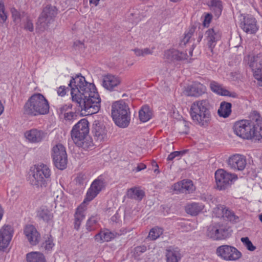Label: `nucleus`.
Instances as JSON below:
<instances>
[{"label":"nucleus","instance_id":"b1692460","mask_svg":"<svg viewBox=\"0 0 262 262\" xmlns=\"http://www.w3.org/2000/svg\"><path fill=\"white\" fill-rule=\"evenodd\" d=\"M210 88L213 92L219 95L229 96L232 98H236L237 96L235 93L230 92L228 90L226 89L223 85L215 81L210 82Z\"/></svg>","mask_w":262,"mask_h":262},{"label":"nucleus","instance_id":"dca6fc26","mask_svg":"<svg viewBox=\"0 0 262 262\" xmlns=\"http://www.w3.org/2000/svg\"><path fill=\"white\" fill-rule=\"evenodd\" d=\"M227 164L228 166L233 170L242 171L246 166L247 160L244 155L234 154L229 157Z\"/></svg>","mask_w":262,"mask_h":262},{"label":"nucleus","instance_id":"5701e85b","mask_svg":"<svg viewBox=\"0 0 262 262\" xmlns=\"http://www.w3.org/2000/svg\"><path fill=\"white\" fill-rule=\"evenodd\" d=\"M46 134L42 130L33 128L25 133L26 139L30 143H37L41 142L46 137Z\"/></svg>","mask_w":262,"mask_h":262},{"label":"nucleus","instance_id":"1a4fd4ad","mask_svg":"<svg viewBox=\"0 0 262 262\" xmlns=\"http://www.w3.org/2000/svg\"><path fill=\"white\" fill-rule=\"evenodd\" d=\"M237 179L235 174L227 172L224 169H218L215 172L216 188L220 190L228 188Z\"/></svg>","mask_w":262,"mask_h":262},{"label":"nucleus","instance_id":"13d9d810","mask_svg":"<svg viewBox=\"0 0 262 262\" xmlns=\"http://www.w3.org/2000/svg\"><path fill=\"white\" fill-rule=\"evenodd\" d=\"M146 168V165H145L143 163H140L137 165V166L135 168V170L136 172H139L142 170L145 169Z\"/></svg>","mask_w":262,"mask_h":262},{"label":"nucleus","instance_id":"3c124183","mask_svg":"<svg viewBox=\"0 0 262 262\" xmlns=\"http://www.w3.org/2000/svg\"><path fill=\"white\" fill-rule=\"evenodd\" d=\"M85 180V176L82 173H79L75 178L76 183L79 185L83 184Z\"/></svg>","mask_w":262,"mask_h":262},{"label":"nucleus","instance_id":"aec40b11","mask_svg":"<svg viewBox=\"0 0 262 262\" xmlns=\"http://www.w3.org/2000/svg\"><path fill=\"white\" fill-rule=\"evenodd\" d=\"M24 233L31 245L35 246L39 243L40 236L34 226L31 225H27L24 228Z\"/></svg>","mask_w":262,"mask_h":262},{"label":"nucleus","instance_id":"338daca9","mask_svg":"<svg viewBox=\"0 0 262 262\" xmlns=\"http://www.w3.org/2000/svg\"><path fill=\"white\" fill-rule=\"evenodd\" d=\"M203 38V33H200L199 34L198 41L200 42Z\"/></svg>","mask_w":262,"mask_h":262},{"label":"nucleus","instance_id":"c85d7f7f","mask_svg":"<svg viewBox=\"0 0 262 262\" xmlns=\"http://www.w3.org/2000/svg\"><path fill=\"white\" fill-rule=\"evenodd\" d=\"M167 262H179L181 258L180 249L176 247H169L166 250Z\"/></svg>","mask_w":262,"mask_h":262},{"label":"nucleus","instance_id":"c9c22d12","mask_svg":"<svg viewBox=\"0 0 262 262\" xmlns=\"http://www.w3.org/2000/svg\"><path fill=\"white\" fill-rule=\"evenodd\" d=\"M99 219L96 216H92L86 221V229L90 232L95 230L98 226Z\"/></svg>","mask_w":262,"mask_h":262},{"label":"nucleus","instance_id":"603ef678","mask_svg":"<svg viewBox=\"0 0 262 262\" xmlns=\"http://www.w3.org/2000/svg\"><path fill=\"white\" fill-rule=\"evenodd\" d=\"M75 117V115L73 112H68L67 113H64V118L66 121H68L69 122H72L74 120Z\"/></svg>","mask_w":262,"mask_h":262},{"label":"nucleus","instance_id":"4d7b16f0","mask_svg":"<svg viewBox=\"0 0 262 262\" xmlns=\"http://www.w3.org/2000/svg\"><path fill=\"white\" fill-rule=\"evenodd\" d=\"M137 56H143L142 49L135 48L133 50Z\"/></svg>","mask_w":262,"mask_h":262},{"label":"nucleus","instance_id":"a18cd8bd","mask_svg":"<svg viewBox=\"0 0 262 262\" xmlns=\"http://www.w3.org/2000/svg\"><path fill=\"white\" fill-rule=\"evenodd\" d=\"M24 29L30 32H33L34 30V26L32 21L27 17L26 20L24 23Z\"/></svg>","mask_w":262,"mask_h":262},{"label":"nucleus","instance_id":"c03bdc74","mask_svg":"<svg viewBox=\"0 0 262 262\" xmlns=\"http://www.w3.org/2000/svg\"><path fill=\"white\" fill-rule=\"evenodd\" d=\"M241 241L249 251H253L255 249V247L253 245L248 237H242Z\"/></svg>","mask_w":262,"mask_h":262},{"label":"nucleus","instance_id":"9b49d317","mask_svg":"<svg viewBox=\"0 0 262 262\" xmlns=\"http://www.w3.org/2000/svg\"><path fill=\"white\" fill-rule=\"evenodd\" d=\"M52 156L55 166L62 170L66 168L68 162L67 155L65 147L61 144H58L52 148Z\"/></svg>","mask_w":262,"mask_h":262},{"label":"nucleus","instance_id":"cd10ccee","mask_svg":"<svg viewBox=\"0 0 262 262\" xmlns=\"http://www.w3.org/2000/svg\"><path fill=\"white\" fill-rule=\"evenodd\" d=\"M36 217L39 221L49 223L52 221L53 214L47 207H41L37 210Z\"/></svg>","mask_w":262,"mask_h":262},{"label":"nucleus","instance_id":"ea45409f","mask_svg":"<svg viewBox=\"0 0 262 262\" xmlns=\"http://www.w3.org/2000/svg\"><path fill=\"white\" fill-rule=\"evenodd\" d=\"M45 250L50 251L54 246L53 238L51 235L47 236V239L42 243V246Z\"/></svg>","mask_w":262,"mask_h":262},{"label":"nucleus","instance_id":"473e14b6","mask_svg":"<svg viewBox=\"0 0 262 262\" xmlns=\"http://www.w3.org/2000/svg\"><path fill=\"white\" fill-rule=\"evenodd\" d=\"M231 104L225 101L222 102L217 113L220 117L227 118L231 113Z\"/></svg>","mask_w":262,"mask_h":262},{"label":"nucleus","instance_id":"39448f33","mask_svg":"<svg viewBox=\"0 0 262 262\" xmlns=\"http://www.w3.org/2000/svg\"><path fill=\"white\" fill-rule=\"evenodd\" d=\"M111 114L117 126L122 128L128 126L130 121V112L128 105L124 101H117L112 104Z\"/></svg>","mask_w":262,"mask_h":262},{"label":"nucleus","instance_id":"2f4dec72","mask_svg":"<svg viewBox=\"0 0 262 262\" xmlns=\"http://www.w3.org/2000/svg\"><path fill=\"white\" fill-rule=\"evenodd\" d=\"M27 262H47L44 255L39 252H31L26 254Z\"/></svg>","mask_w":262,"mask_h":262},{"label":"nucleus","instance_id":"7ed1b4c3","mask_svg":"<svg viewBox=\"0 0 262 262\" xmlns=\"http://www.w3.org/2000/svg\"><path fill=\"white\" fill-rule=\"evenodd\" d=\"M89 133V122L86 119H82L73 126L71 137L78 146L87 149L93 146L92 139L88 137Z\"/></svg>","mask_w":262,"mask_h":262},{"label":"nucleus","instance_id":"bb28decb","mask_svg":"<svg viewBox=\"0 0 262 262\" xmlns=\"http://www.w3.org/2000/svg\"><path fill=\"white\" fill-rule=\"evenodd\" d=\"M120 83L119 78L112 75H107L104 77L102 85L107 90L113 91Z\"/></svg>","mask_w":262,"mask_h":262},{"label":"nucleus","instance_id":"e433bc0d","mask_svg":"<svg viewBox=\"0 0 262 262\" xmlns=\"http://www.w3.org/2000/svg\"><path fill=\"white\" fill-rule=\"evenodd\" d=\"M211 9L214 11L216 16L219 17L223 9L222 3L219 0H212L210 2Z\"/></svg>","mask_w":262,"mask_h":262},{"label":"nucleus","instance_id":"de8ad7c7","mask_svg":"<svg viewBox=\"0 0 262 262\" xmlns=\"http://www.w3.org/2000/svg\"><path fill=\"white\" fill-rule=\"evenodd\" d=\"M11 12L12 16L13 18V20L16 23L19 22L20 19V13L15 8H14L11 9Z\"/></svg>","mask_w":262,"mask_h":262},{"label":"nucleus","instance_id":"72a5a7b5","mask_svg":"<svg viewBox=\"0 0 262 262\" xmlns=\"http://www.w3.org/2000/svg\"><path fill=\"white\" fill-rule=\"evenodd\" d=\"M152 112L147 105L143 106L139 112L140 120L143 122H146L152 117Z\"/></svg>","mask_w":262,"mask_h":262},{"label":"nucleus","instance_id":"20e7f679","mask_svg":"<svg viewBox=\"0 0 262 262\" xmlns=\"http://www.w3.org/2000/svg\"><path fill=\"white\" fill-rule=\"evenodd\" d=\"M49 104L46 98L41 94L32 95L24 105L25 114L31 116L45 115L49 111Z\"/></svg>","mask_w":262,"mask_h":262},{"label":"nucleus","instance_id":"ddd939ff","mask_svg":"<svg viewBox=\"0 0 262 262\" xmlns=\"http://www.w3.org/2000/svg\"><path fill=\"white\" fill-rule=\"evenodd\" d=\"M206 235L213 240H221L227 238L229 232L223 225L215 224L208 227Z\"/></svg>","mask_w":262,"mask_h":262},{"label":"nucleus","instance_id":"49530a36","mask_svg":"<svg viewBox=\"0 0 262 262\" xmlns=\"http://www.w3.org/2000/svg\"><path fill=\"white\" fill-rule=\"evenodd\" d=\"M194 32V29L193 28H191L190 29L188 32L185 34V36L182 39L181 41V44L183 43L184 45H186L187 43H188L191 38L193 33Z\"/></svg>","mask_w":262,"mask_h":262},{"label":"nucleus","instance_id":"412c9836","mask_svg":"<svg viewBox=\"0 0 262 262\" xmlns=\"http://www.w3.org/2000/svg\"><path fill=\"white\" fill-rule=\"evenodd\" d=\"M173 189L179 193H192L195 189V187L191 180L184 179L180 182L175 183L173 185Z\"/></svg>","mask_w":262,"mask_h":262},{"label":"nucleus","instance_id":"0e129e2a","mask_svg":"<svg viewBox=\"0 0 262 262\" xmlns=\"http://www.w3.org/2000/svg\"><path fill=\"white\" fill-rule=\"evenodd\" d=\"M4 107L2 103V102L0 101V115L3 113L4 112Z\"/></svg>","mask_w":262,"mask_h":262},{"label":"nucleus","instance_id":"a878e982","mask_svg":"<svg viewBox=\"0 0 262 262\" xmlns=\"http://www.w3.org/2000/svg\"><path fill=\"white\" fill-rule=\"evenodd\" d=\"M164 57L170 60H182L188 59V55L177 50L171 49L165 52Z\"/></svg>","mask_w":262,"mask_h":262},{"label":"nucleus","instance_id":"2eb2a0df","mask_svg":"<svg viewBox=\"0 0 262 262\" xmlns=\"http://www.w3.org/2000/svg\"><path fill=\"white\" fill-rule=\"evenodd\" d=\"M107 130L103 122L95 120L92 128V133L94 139L97 142L101 143L107 139Z\"/></svg>","mask_w":262,"mask_h":262},{"label":"nucleus","instance_id":"a211bd4d","mask_svg":"<svg viewBox=\"0 0 262 262\" xmlns=\"http://www.w3.org/2000/svg\"><path fill=\"white\" fill-rule=\"evenodd\" d=\"M13 234L12 227L9 225H5L0 230V249L6 248L12 239Z\"/></svg>","mask_w":262,"mask_h":262},{"label":"nucleus","instance_id":"393cba45","mask_svg":"<svg viewBox=\"0 0 262 262\" xmlns=\"http://www.w3.org/2000/svg\"><path fill=\"white\" fill-rule=\"evenodd\" d=\"M116 232L111 231L110 230L105 229L101 230L94 236L95 239L97 242L102 243L105 242H109L118 236Z\"/></svg>","mask_w":262,"mask_h":262},{"label":"nucleus","instance_id":"4468645a","mask_svg":"<svg viewBox=\"0 0 262 262\" xmlns=\"http://www.w3.org/2000/svg\"><path fill=\"white\" fill-rule=\"evenodd\" d=\"M239 27L247 33L253 34L258 30L256 20L251 15H241L239 17Z\"/></svg>","mask_w":262,"mask_h":262},{"label":"nucleus","instance_id":"8fccbe9b","mask_svg":"<svg viewBox=\"0 0 262 262\" xmlns=\"http://www.w3.org/2000/svg\"><path fill=\"white\" fill-rule=\"evenodd\" d=\"M66 201V198L63 194L61 193L59 195H57L55 199V203L57 205L62 206L64 202Z\"/></svg>","mask_w":262,"mask_h":262},{"label":"nucleus","instance_id":"6e6d98bb","mask_svg":"<svg viewBox=\"0 0 262 262\" xmlns=\"http://www.w3.org/2000/svg\"><path fill=\"white\" fill-rule=\"evenodd\" d=\"M154 48L151 49L146 48L142 49L143 56H145L148 55H151L154 52Z\"/></svg>","mask_w":262,"mask_h":262},{"label":"nucleus","instance_id":"e2e57ef3","mask_svg":"<svg viewBox=\"0 0 262 262\" xmlns=\"http://www.w3.org/2000/svg\"><path fill=\"white\" fill-rule=\"evenodd\" d=\"M90 4H93L96 6L98 5L100 0H89Z\"/></svg>","mask_w":262,"mask_h":262},{"label":"nucleus","instance_id":"f8f14e48","mask_svg":"<svg viewBox=\"0 0 262 262\" xmlns=\"http://www.w3.org/2000/svg\"><path fill=\"white\" fill-rule=\"evenodd\" d=\"M253 123L250 120H242L235 123L233 126L234 133L243 139H251Z\"/></svg>","mask_w":262,"mask_h":262},{"label":"nucleus","instance_id":"680f3d73","mask_svg":"<svg viewBox=\"0 0 262 262\" xmlns=\"http://www.w3.org/2000/svg\"><path fill=\"white\" fill-rule=\"evenodd\" d=\"M183 125L185 127V130L183 132H182L181 133L183 134H187L188 132V128H189L188 124L187 122L184 121L183 122Z\"/></svg>","mask_w":262,"mask_h":262},{"label":"nucleus","instance_id":"864d4df0","mask_svg":"<svg viewBox=\"0 0 262 262\" xmlns=\"http://www.w3.org/2000/svg\"><path fill=\"white\" fill-rule=\"evenodd\" d=\"M66 88L65 86H59L57 90V93L58 96L63 97L66 94Z\"/></svg>","mask_w":262,"mask_h":262},{"label":"nucleus","instance_id":"4c0bfd02","mask_svg":"<svg viewBox=\"0 0 262 262\" xmlns=\"http://www.w3.org/2000/svg\"><path fill=\"white\" fill-rule=\"evenodd\" d=\"M163 233V229L156 227L152 228L149 231L147 238L154 241L157 239Z\"/></svg>","mask_w":262,"mask_h":262},{"label":"nucleus","instance_id":"774afa93","mask_svg":"<svg viewBox=\"0 0 262 262\" xmlns=\"http://www.w3.org/2000/svg\"><path fill=\"white\" fill-rule=\"evenodd\" d=\"M135 15H137L135 14ZM135 18H136V19L134 20V21L136 23H138L141 19L140 18H139V17H137V16H135Z\"/></svg>","mask_w":262,"mask_h":262},{"label":"nucleus","instance_id":"bf43d9fd","mask_svg":"<svg viewBox=\"0 0 262 262\" xmlns=\"http://www.w3.org/2000/svg\"><path fill=\"white\" fill-rule=\"evenodd\" d=\"M82 221L74 219V228L78 230L81 225V223Z\"/></svg>","mask_w":262,"mask_h":262},{"label":"nucleus","instance_id":"09e8293b","mask_svg":"<svg viewBox=\"0 0 262 262\" xmlns=\"http://www.w3.org/2000/svg\"><path fill=\"white\" fill-rule=\"evenodd\" d=\"M71 107L72 106L70 105H62L59 106V107H58L57 111L58 114H63L64 115V113H67L66 112L68 111L69 109H71Z\"/></svg>","mask_w":262,"mask_h":262},{"label":"nucleus","instance_id":"5fc2aeb1","mask_svg":"<svg viewBox=\"0 0 262 262\" xmlns=\"http://www.w3.org/2000/svg\"><path fill=\"white\" fill-rule=\"evenodd\" d=\"M212 19V15L209 14H207L205 15L203 24L204 26H208L210 24Z\"/></svg>","mask_w":262,"mask_h":262},{"label":"nucleus","instance_id":"f3484780","mask_svg":"<svg viewBox=\"0 0 262 262\" xmlns=\"http://www.w3.org/2000/svg\"><path fill=\"white\" fill-rule=\"evenodd\" d=\"M249 65L252 69L255 78L262 81V52L252 57Z\"/></svg>","mask_w":262,"mask_h":262},{"label":"nucleus","instance_id":"7c9ffc66","mask_svg":"<svg viewBox=\"0 0 262 262\" xmlns=\"http://www.w3.org/2000/svg\"><path fill=\"white\" fill-rule=\"evenodd\" d=\"M251 134V139L262 140V122L259 119H257L256 123L253 124Z\"/></svg>","mask_w":262,"mask_h":262},{"label":"nucleus","instance_id":"4be33fe9","mask_svg":"<svg viewBox=\"0 0 262 262\" xmlns=\"http://www.w3.org/2000/svg\"><path fill=\"white\" fill-rule=\"evenodd\" d=\"M206 88L199 82H194L187 86L185 90L186 94L191 97H198L206 93Z\"/></svg>","mask_w":262,"mask_h":262},{"label":"nucleus","instance_id":"6ab92c4d","mask_svg":"<svg viewBox=\"0 0 262 262\" xmlns=\"http://www.w3.org/2000/svg\"><path fill=\"white\" fill-rule=\"evenodd\" d=\"M221 36V33L216 28H213L208 29L205 34V39L207 41V45L212 52L213 48L215 46L216 42Z\"/></svg>","mask_w":262,"mask_h":262},{"label":"nucleus","instance_id":"79ce46f5","mask_svg":"<svg viewBox=\"0 0 262 262\" xmlns=\"http://www.w3.org/2000/svg\"><path fill=\"white\" fill-rule=\"evenodd\" d=\"M7 19V15L5 12V5L2 1L0 2V24H4Z\"/></svg>","mask_w":262,"mask_h":262},{"label":"nucleus","instance_id":"a19ab883","mask_svg":"<svg viewBox=\"0 0 262 262\" xmlns=\"http://www.w3.org/2000/svg\"><path fill=\"white\" fill-rule=\"evenodd\" d=\"M147 250V248L145 246H140L135 247L133 250V256L136 259H138L139 257Z\"/></svg>","mask_w":262,"mask_h":262},{"label":"nucleus","instance_id":"052dcab7","mask_svg":"<svg viewBox=\"0 0 262 262\" xmlns=\"http://www.w3.org/2000/svg\"><path fill=\"white\" fill-rule=\"evenodd\" d=\"M111 221L113 222L118 223L119 221V216L118 213H116L111 217Z\"/></svg>","mask_w":262,"mask_h":262},{"label":"nucleus","instance_id":"6e6552de","mask_svg":"<svg viewBox=\"0 0 262 262\" xmlns=\"http://www.w3.org/2000/svg\"><path fill=\"white\" fill-rule=\"evenodd\" d=\"M57 14L56 8L51 5L45 7L38 17L36 24V29L38 32H43L46 30L53 22Z\"/></svg>","mask_w":262,"mask_h":262},{"label":"nucleus","instance_id":"58836bf2","mask_svg":"<svg viewBox=\"0 0 262 262\" xmlns=\"http://www.w3.org/2000/svg\"><path fill=\"white\" fill-rule=\"evenodd\" d=\"M223 210V216L225 217H226L228 220L230 221L236 222V220L238 219V217L236 216L234 213L231 211V210L226 209L225 208H223L222 207Z\"/></svg>","mask_w":262,"mask_h":262},{"label":"nucleus","instance_id":"9d476101","mask_svg":"<svg viewBox=\"0 0 262 262\" xmlns=\"http://www.w3.org/2000/svg\"><path fill=\"white\" fill-rule=\"evenodd\" d=\"M216 253L221 259L226 261H236L242 256V253L237 249L227 245L218 247Z\"/></svg>","mask_w":262,"mask_h":262},{"label":"nucleus","instance_id":"69168bd1","mask_svg":"<svg viewBox=\"0 0 262 262\" xmlns=\"http://www.w3.org/2000/svg\"><path fill=\"white\" fill-rule=\"evenodd\" d=\"M3 215V209L1 207V206L0 205V221L2 219Z\"/></svg>","mask_w":262,"mask_h":262},{"label":"nucleus","instance_id":"37998d69","mask_svg":"<svg viewBox=\"0 0 262 262\" xmlns=\"http://www.w3.org/2000/svg\"><path fill=\"white\" fill-rule=\"evenodd\" d=\"M187 150H184L182 151H173L171 153H170L167 157V160L168 161H172L176 157H181L183 156L185 154V153L187 152Z\"/></svg>","mask_w":262,"mask_h":262},{"label":"nucleus","instance_id":"0eeeda50","mask_svg":"<svg viewBox=\"0 0 262 262\" xmlns=\"http://www.w3.org/2000/svg\"><path fill=\"white\" fill-rule=\"evenodd\" d=\"M51 170L47 165L41 164L36 166L30 178V184L37 188L46 187L51 181Z\"/></svg>","mask_w":262,"mask_h":262},{"label":"nucleus","instance_id":"f03ea898","mask_svg":"<svg viewBox=\"0 0 262 262\" xmlns=\"http://www.w3.org/2000/svg\"><path fill=\"white\" fill-rule=\"evenodd\" d=\"M210 104L208 99L198 100L190 106L189 114L193 122L196 125L206 127L211 120Z\"/></svg>","mask_w":262,"mask_h":262},{"label":"nucleus","instance_id":"f257e3e1","mask_svg":"<svg viewBox=\"0 0 262 262\" xmlns=\"http://www.w3.org/2000/svg\"><path fill=\"white\" fill-rule=\"evenodd\" d=\"M69 86L73 102L88 115L96 114L100 110L101 99L93 83L87 82L81 74L71 79Z\"/></svg>","mask_w":262,"mask_h":262},{"label":"nucleus","instance_id":"f704fd0d","mask_svg":"<svg viewBox=\"0 0 262 262\" xmlns=\"http://www.w3.org/2000/svg\"><path fill=\"white\" fill-rule=\"evenodd\" d=\"M127 195L129 198L140 201L143 198L144 192L139 188H132L127 191Z\"/></svg>","mask_w":262,"mask_h":262},{"label":"nucleus","instance_id":"c756f323","mask_svg":"<svg viewBox=\"0 0 262 262\" xmlns=\"http://www.w3.org/2000/svg\"><path fill=\"white\" fill-rule=\"evenodd\" d=\"M204 207V205L202 203L192 202L186 205L185 210L187 213L195 216L201 212Z\"/></svg>","mask_w":262,"mask_h":262},{"label":"nucleus","instance_id":"423d86ee","mask_svg":"<svg viewBox=\"0 0 262 262\" xmlns=\"http://www.w3.org/2000/svg\"><path fill=\"white\" fill-rule=\"evenodd\" d=\"M104 187L103 181L96 179L91 184L88 189L83 202L77 208L74 214V219L83 221L85 217V211L86 209L85 204L93 200Z\"/></svg>","mask_w":262,"mask_h":262}]
</instances>
